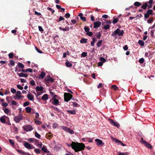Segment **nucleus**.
<instances>
[{
    "mask_svg": "<svg viewBox=\"0 0 155 155\" xmlns=\"http://www.w3.org/2000/svg\"><path fill=\"white\" fill-rule=\"evenodd\" d=\"M67 145L69 147H71L75 152L83 150L84 149L85 147V145L83 143H76L74 142H72L71 145L67 144Z\"/></svg>",
    "mask_w": 155,
    "mask_h": 155,
    "instance_id": "nucleus-1",
    "label": "nucleus"
},
{
    "mask_svg": "<svg viewBox=\"0 0 155 155\" xmlns=\"http://www.w3.org/2000/svg\"><path fill=\"white\" fill-rule=\"evenodd\" d=\"M23 116L21 114L15 116L14 118V120L16 123H19L20 120L23 119Z\"/></svg>",
    "mask_w": 155,
    "mask_h": 155,
    "instance_id": "nucleus-2",
    "label": "nucleus"
},
{
    "mask_svg": "<svg viewBox=\"0 0 155 155\" xmlns=\"http://www.w3.org/2000/svg\"><path fill=\"white\" fill-rule=\"evenodd\" d=\"M64 100L66 102L69 101L72 97V96L70 93H65L64 94Z\"/></svg>",
    "mask_w": 155,
    "mask_h": 155,
    "instance_id": "nucleus-3",
    "label": "nucleus"
},
{
    "mask_svg": "<svg viewBox=\"0 0 155 155\" xmlns=\"http://www.w3.org/2000/svg\"><path fill=\"white\" fill-rule=\"evenodd\" d=\"M21 93L20 91H18L15 95L13 97L15 99H20L24 97L23 96L21 95Z\"/></svg>",
    "mask_w": 155,
    "mask_h": 155,
    "instance_id": "nucleus-4",
    "label": "nucleus"
},
{
    "mask_svg": "<svg viewBox=\"0 0 155 155\" xmlns=\"http://www.w3.org/2000/svg\"><path fill=\"white\" fill-rule=\"evenodd\" d=\"M61 128L64 130L65 131L68 133H69L71 134H73L74 133V131L71 129L65 126H61Z\"/></svg>",
    "mask_w": 155,
    "mask_h": 155,
    "instance_id": "nucleus-5",
    "label": "nucleus"
},
{
    "mask_svg": "<svg viewBox=\"0 0 155 155\" xmlns=\"http://www.w3.org/2000/svg\"><path fill=\"white\" fill-rule=\"evenodd\" d=\"M114 33L119 36H122L124 34V31L120 30L119 29L117 28L114 31Z\"/></svg>",
    "mask_w": 155,
    "mask_h": 155,
    "instance_id": "nucleus-6",
    "label": "nucleus"
},
{
    "mask_svg": "<svg viewBox=\"0 0 155 155\" xmlns=\"http://www.w3.org/2000/svg\"><path fill=\"white\" fill-rule=\"evenodd\" d=\"M24 146L26 148L28 149H32L35 148V147L27 142H25Z\"/></svg>",
    "mask_w": 155,
    "mask_h": 155,
    "instance_id": "nucleus-7",
    "label": "nucleus"
},
{
    "mask_svg": "<svg viewBox=\"0 0 155 155\" xmlns=\"http://www.w3.org/2000/svg\"><path fill=\"white\" fill-rule=\"evenodd\" d=\"M140 142L141 143L144 144L146 147H147L148 148H152V147L151 145L147 142L143 140V138H141V140H140Z\"/></svg>",
    "mask_w": 155,
    "mask_h": 155,
    "instance_id": "nucleus-8",
    "label": "nucleus"
},
{
    "mask_svg": "<svg viewBox=\"0 0 155 155\" xmlns=\"http://www.w3.org/2000/svg\"><path fill=\"white\" fill-rule=\"evenodd\" d=\"M23 128L25 130L27 131H30L33 129L32 126L29 125L24 126L23 127Z\"/></svg>",
    "mask_w": 155,
    "mask_h": 155,
    "instance_id": "nucleus-9",
    "label": "nucleus"
},
{
    "mask_svg": "<svg viewBox=\"0 0 155 155\" xmlns=\"http://www.w3.org/2000/svg\"><path fill=\"white\" fill-rule=\"evenodd\" d=\"M109 122L113 126H114L115 127H119L120 125L117 122H114L113 120L111 119L109 120Z\"/></svg>",
    "mask_w": 155,
    "mask_h": 155,
    "instance_id": "nucleus-10",
    "label": "nucleus"
},
{
    "mask_svg": "<svg viewBox=\"0 0 155 155\" xmlns=\"http://www.w3.org/2000/svg\"><path fill=\"white\" fill-rule=\"evenodd\" d=\"M95 140L97 143V145L98 146H102V144H104V143H103L102 140L100 139H96Z\"/></svg>",
    "mask_w": 155,
    "mask_h": 155,
    "instance_id": "nucleus-11",
    "label": "nucleus"
},
{
    "mask_svg": "<svg viewBox=\"0 0 155 155\" xmlns=\"http://www.w3.org/2000/svg\"><path fill=\"white\" fill-rule=\"evenodd\" d=\"M101 25V22L99 21L94 22V28H97L99 27Z\"/></svg>",
    "mask_w": 155,
    "mask_h": 155,
    "instance_id": "nucleus-12",
    "label": "nucleus"
},
{
    "mask_svg": "<svg viewBox=\"0 0 155 155\" xmlns=\"http://www.w3.org/2000/svg\"><path fill=\"white\" fill-rule=\"evenodd\" d=\"M28 98L30 101H33L34 99V96L31 94H28L27 95Z\"/></svg>",
    "mask_w": 155,
    "mask_h": 155,
    "instance_id": "nucleus-13",
    "label": "nucleus"
},
{
    "mask_svg": "<svg viewBox=\"0 0 155 155\" xmlns=\"http://www.w3.org/2000/svg\"><path fill=\"white\" fill-rule=\"evenodd\" d=\"M19 76L20 77H27L28 76V74H24L21 73L18 74Z\"/></svg>",
    "mask_w": 155,
    "mask_h": 155,
    "instance_id": "nucleus-14",
    "label": "nucleus"
},
{
    "mask_svg": "<svg viewBox=\"0 0 155 155\" xmlns=\"http://www.w3.org/2000/svg\"><path fill=\"white\" fill-rule=\"evenodd\" d=\"M59 29L63 31H68L69 29V27L66 26L65 28H62L61 27H60Z\"/></svg>",
    "mask_w": 155,
    "mask_h": 155,
    "instance_id": "nucleus-15",
    "label": "nucleus"
},
{
    "mask_svg": "<svg viewBox=\"0 0 155 155\" xmlns=\"http://www.w3.org/2000/svg\"><path fill=\"white\" fill-rule=\"evenodd\" d=\"M59 101L56 98H54V102L53 104L55 105H58L59 104Z\"/></svg>",
    "mask_w": 155,
    "mask_h": 155,
    "instance_id": "nucleus-16",
    "label": "nucleus"
},
{
    "mask_svg": "<svg viewBox=\"0 0 155 155\" xmlns=\"http://www.w3.org/2000/svg\"><path fill=\"white\" fill-rule=\"evenodd\" d=\"M41 150L42 151L46 153H49V151L47 150L46 147L44 146L41 148Z\"/></svg>",
    "mask_w": 155,
    "mask_h": 155,
    "instance_id": "nucleus-17",
    "label": "nucleus"
},
{
    "mask_svg": "<svg viewBox=\"0 0 155 155\" xmlns=\"http://www.w3.org/2000/svg\"><path fill=\"white\" fill-rule=\"evenodd\" d=\"M48 96L47 94H44L42 97L41 99L44 100H46L48 99Z\"/></svg>",
    "mask_w": 155,
    "mask_h": 155,
    "instance_id": "nucleus-18",
    "label": "nucleus"
},
{
    "mask_svg": "<svg viewBox=\"0 0 155 155\" xmlns=\"http://www.w3.org/2000/svg\"><path fill=\"white\" fill-rule=\"evenodd\" d=\"M36 91H42L43 90V88L42 87H39L38 86H37L36 87Z\"/></svg>",
    "mask_w": 155,
    "mask_h": 155,
    "instance_id": "nucleus-19",
    "label": "nucleus"
},
{
    "mask_svg": "<svg viewBox=\"0 0 155 155\" xmlns=\"http://www.w3.org/2000/svg\"><path fill=\"white\" fill-rule=\"evenodd\" d=\"M5 116L1 117L0 118V121L2 123H5Z\"/></svg>",
    "mask_w": 155,
    "mask_h": 155,
    "instance_id": "nucleus-20",
    "label": "nucleus"
},
{
    "mask_svg": "<svg viewBox=\"0 0 155 155\" xmlns=\"http://www.w3.org/2000/svg\"><path fill=\"white\" fill-rule=\"evenodd\" d=\"M69 114H76V111L75 110H67Z\"/></svg>",
    "mask_w": 155,
    "mask_h": 155,
    "instance_id": "nucleus-21",
    "label": "nucleus"
},
{
    "mask_svg": "<svg viewBox=\"0 0 155 155\" xmlns=\"http://www.w3.org/2000/svg\"><path fill=\"white\" fill-rule=\"evenodd\" d=\"M87 39H85L84 38H83L81 39L80 41L81 43H87Z\"/></svg>",
    "mask_w": 155,
    "mask_h": 155,
    "instance_id": "nucleus-22",
    "label": "nucleus"
},
{
    "mask_svg": "<svg viewBox=\"0 0 155 155\" xmlns=\"http://www.w3.org/2000/svg\"><path fill=\"white\" fill-rule=\"evenodd\" d=\"M25 110L28 113H30L31 110V108L30 107H27L25 108Z\"/></svg>",
    "mask_w": 155,
    "mask_h": 155,
    "instance_id": "nucleus-23",
    "label": "nucleus"
},
{
    "mask_svg": "<svg viewBox=\"0 0 155 155\" xmlns=\"http://www.w3.org/2000/svg\"><path fill=\"white\" fill-rule=\"evenodd\" d=\"M51 134V133H49L48 134H46V137L48 138V139H50L51 138L52 136V135H51V134Z\"/></svg>",
    "mask_w": 155,
    "mask_h": 155,
    "instance_id": "nucleus-24",
    "label": "nucleus"
},
{
    "mask_svg": "<svg viewBox=\"0 0 155 155\" xmlns=\"http://www.w3.org/2000/svg\"><path fill=\"white\" fill-rule=\"evenodd\" d=\"M103 41L102 40H101L98 41V42L97 43V46L98 47H99L101 45Z\"/></svg>",
    "mask_w": 155,
    "mask_h": 155,
    "instance_id": "nucleus-25",
    "label": "nucleus"
},
{
    "mask_svg": "<svg viewBox=\"0 0 155 155\" xmlns=\"http://www.w3.org/2000/svg\"><path fill=\"white\" fill-rule=\"evenodd\" d=\"M45 73L44 72H41V74L39 76V77L40 78H43L45 76Z\"/></svg>",
    "mask_w": 155,
    "mask_h": 155,
    "instance_id": "nucleus-26",
    "label": "nucleus"
},
{
    "mask_svg": "<svg viewBox=\"0 0 155 155\" xmlns=\"http://www.w3.org/2000/svg\"><path fill=\"white\" fill-rule=\"evenodd\" d=\"M35 123L39 125L41 124L42 123L41 121L38 120L36 119H35Z\"/></svg>",
    "mask_w": 155,
    "mask_h": 155,
    "instance_id": "nucleus-27",
    "label": "nucleus"
},
{
    "mask_svg": "<svg viewBox=\"0 0 155 155\" xmlns=\"http://www.w3.org/2000/svg\"><path fill=\"white\" fill-rule=\"evenodd\" d=\"M17 150L18 153H19L20 154H22L23 155H25L26 154V153L24 152L22 150Z\"/></svg>",
    "mask_w": 155,
    "mask_h": 155,
    "instance_id": "nucleus-28",
    "label": "nucleus"
},
{
    "mask_svg": "<svg viewBox=\"0 0 155 155\" xmlns=\"http://www.w3.org/2000/svg\"><path fill=\"white\" fill-rule=\"evenodd\" d=\"M65 64L67 67H71L72 65L69 62H66L65 63Z\"/></svg>",
    "mask_w": 155,
    "mask_h": 155,
    "instance_id": "nucleus-29",
    "label": "nucleus"
},
{
    "mask_svg": "<svg viewBox=\"0 0 155 155\" xmlns=\"http://www.w3.org/2000/svg\"><path fill=\"white\" fill-rule=\"evenodd\" d=\"M18 65L19 67L21 68H24V65L21 63H19L18 64Z\"/></svg>",
    "mask_w": 155,
    "mask_h": 155,
    "instance_id": "nucleus-30",
    "label": "nucleus"
},
{
    "mask_svg": "<svg viewBox=\"0 0 155 155\" xmlns=\"http://www.w3.org/2000/svg\"><path fill=\"white\" fill-rule=\"evenodd\" d=\"M35 136L36 137L40 139L41 137V135L39 134L37 132H35Z\"/></svg>",
    "mask_w": 155,
    "mask_h": 155,
    "instance_id": "nucleus-31",
    "label": "nucleus"
},
{
    "mask_svg": "<svg viewBox=\"0 0 155 155\" xmlns=\"http://www.w3.org/2000/svg\"><path fill=\"white\" fill-rule=\"evenodd\" d=\"M138 43L141 46H143L144 45V43L143 41L142 40H139L138 41Z\"/></svg>",
    "mask_w": 155,
    "mask_h": 155,
    "instance_id": "nucleus-32",
    "label": "nucleus"
},
{
    "mask_svg": "<svg viewBox=\"0 0 155 155\" xmlns=\"http://www.w3.org/2000/svg\"><path fill=\"white\" fill-rule=\"evenodd\" d=\"M96 42V39L94 38H93V41L91 43V45H92V46H94V44Z\"/></svg>",
    "mask_w": 155,
    "mask_h": 155,
    "instance_id": "nucleus-33",
    "label": "nucleus"
},
{
    "mask_svg": "<svg viewBox=\"0 0 155 155\" xmlns=\"http://www.w3.org/2000/svg\"><path fill=\"white\" fill-rule=\"evenodd\" d=\"M141 4L139 2H136L134 3V5L137 6H139L141 5Z\"/></svg>",
    "mask_w": 155,
    "mask_h": 155,
    "instance_id": "nucleus-34",
    "label": "nucleus"
},
{
    "mask_svg": "<svg viewBox=\"0 0 155 155\" xmlns=\"http://www.w3.org/2000/svg\"><path fill=\"white\" fill-rule=\"evenodd\" d=\"M34 151L37 154H39L40 153V150L38 149H35Z\"/></svg>",
    "mask_w": 155,
    "mask_h": 155,
    "instance_id": "nucleus-35",
    "label": "nucleus"
},
{
    "mask_svg": "<svg viewBox=\"0 0 155 155\" xmlns=\"http://www.w3.org/2000/svg\"><path fill=\"white\" fill-rule=\"evenodd\" d=\"M147 22L149 23H150L153 22V19L152 18H149V19L147 20Z\"/></svg>",
    "mask_w": 155,
    "mask_h": 155,
    "instance_id": "nucleus-36",
    "label": "nucleus"
},
{
    "mask_svg": "<svg viewBox=\"0 0 155 155\" xmlns=\"http://www.w3.org/2000/svg\"><path fill=\"white\" fill-rule=\"evenodd\" d=\"M147 6V3H145V4H143V5L141 6V8H143L144 9H145L146 8Z\"/></svg>",
    "mask_w": 155,
    "mask_h": 155,
    "instance_id": "nucleus-37",
    "label": "nucleus"
},
{
    "mask_svg": "<svg viewBox=\"0 0 155 155\" xmlns=\"http://www.w3.org/2000/svg\"><path fill=\"white\" fill-rule=\"evenodd\" d=\"M99 60L103 62H105L106 61V59L103 57H101L100 58Z\"/></svg>",
    "mask_w": 155,
    "mask_h": 155,
    "instance_id": "nucleus-38",
    "label": "nucleus"
},
{
    "mask_svg": "<svg viewBox=\"0 0 155 155\" xmlns=\"http://www.w3.org/2000/svg\"><path fill=\"white\" fill-rule=\"evenodd\" d=\"M9 57L10 58H13V54L12 53H10L8 54Z\"/></svg>",
    "mask_w": 155,
    "mask_h": 155,
    "instance_id": "nucleus-39",
    "label": "nucleus"
},
{
    "mask_svg": "<svg viewBox=\"0 0 155 155\" xmlns=\"http://www.w3.org/2000/svg\"><path fill=\"white\" fill-rule=\"evenodd\" d=\"M118 155H128V154L126 152H119V153Z\"/></svg>",
    "mask_w": 155,
    "mask_h": 155,
    "instance_id": "nucleus-40",
    "label": "nucleus"
},
{
    "mask_svg": "<svg viewBox=\"0 0 155 155\" xmlns=\"http://www.w3.org/2000/svg\"><path fill=\"white\" fill-rule=\"evenodd\" d=\"M110 28V26L108 25H105L104 26V28L105 29L107 30L108 29H109Z\"/></svg>",
    "mask_w": 155,
    "mask_h": 155,
    "instance_id": "nucleus-41",
    "label": "nucleus"
},
{
    "mask_svg": "<svg viewBox=\"0 0 155 155\" xmlns=\"http://www.w3.org/2000/svg\"><path fill=\"white\" fill-rule=\"evenodd\" d=\"M29 104V102H28V101H27V102H25L23 104V106L24 107H25V106L28 105Z\"/></svg>",
    "mask_w": 155,
    "mask_h": 155,
    "instance_id": "nucleus-42",
    "label": "nucleus"
},
{
    "mask_svg": "<svg viewBox=\"0 0 155 155\" xmlns=\"http://www.w3.org/2000/svg\"><path fill=\"white\" fill-rule=\"evenodd\" d=\"M4 112L6 114H8L9 113V110L8 108H5L4 109Z\"/></svg>",
    "mask_w": 155,
    "mask_h": 155,
    "instance_id": "nucleus-43",
    "label": "nucleus"
},
{
    "mask_svg": "<svg viewBox=\"0 0 155 155\" xmlns=\"http://www.w3.org/2000/svg\"><path fill=\"white\" fill-rule=\"evenodd\" d=\"M11 92L13 94H15L16 92V90L14 88H11Z\"/></svg>",
    "mask_w": 155,
    "mask_h": 155,
    "instance_id": "nucleus-44",
    "label": "nucleus"
},
{
    "mask_svg": "<svg viewBox=\"0 0 155 155\" xmlns=\"http://www.w3.org/2000/svg\"><path fill=\"white\" fill-rule=\"evenodd\" d=\"M84 29L85 31L87 33L88 32V31H89V30H90V29L88 28L87 27H84Z\"/></svg>",
    "mask_w": 155,
    "mask_h": 155,
    "instance_id": "nucleus-45",
    "label": "nucleus"
},
{
    "mask_svg": "<svg viewBox=\"0 0 155 155\" xmlns=\"http://www.w3.org/2000/svg\"><path fill=\"white\" fill-rule=\"evenodd\" d=\"M35 140V138H30L28 139V141L31 143H32Z\"/></svg>",
    "mask_w": 155,
    "mask_h": 155,
    "instance_id": "nucleus-46",
    "label": "nucleus"
},
{
    "mask_svg": "<svg viewBox=\"0 0 155 155\" xmlns=\"http://www.w3.org/2000/svg\"><path fill=\"white\" fill-rule=\"evenodd\" d=\"M116 142H120L121 143V145L123 146H125V144L124 143H122V142H120V141L118 140H117V139H116Z\"/></svg>",
    "mask_w": 155,
    "mask_h": 155,
    "instance_id": "nucleus-47",
    "label": "nucleus"
},
{
    "mask_svg": "<svg viewBox=\"0 0 155 155\" xmlns=\"http://www.w3.org/2000/svg\"><path fill=\"white\" fill-rule=\"evenodd\" d=\"M144 59L142 58L139 60V62L140 63H143L144 61Z\"/></svg>",
    "mask_w": 155,
    "mask_h": 155,
    "instance_id": "nucleus-48",
    "label": "nucleus"
},
{
    "mask_svg": "<svg viewBox=\"0 0 155 155\" xmlns=\"http://www.w3.org/2000/svg\"><path fill=\"white\" fill-rule=\"evenodd\" d=\"M9 63L12 66H13L15 64V62L13 60H11L10 61Z\"/></svg>",
    "mask_w": 155,
    "mask_h": 155,
    "instance_id": "nucleus-49",
    "label": "nucleus"
},
{
    "mask_svg": "<svg viewBox=\"0 0 155 155\" xmlns=\"http://www.w3.org/2000/svg\"><path fill=\"white\" fill-rule=\"evenodd\" d=\"M81 55L83 57H85L87 55V53L86 52H83L82 53Z\"/></svg>",
    "mask_w": 155,
    "mask_h": 155,
    "instance_id": "nucleus-50",
    "label": "nucleus"
},
{
    "mask_svg": "<svg viewBox=\"0 0 155 155\" xmlns=\"http://www.w3.org/2000/svg\"><path fill=\"white\" fill-rule=\"evenodd\" d=\"M2 105L3 106H4L5 107H6L8 106V103H7L6 102H5L2 103Z\"/></svg>",
    "mask_w": 155,
    "mask_h": 155,
    "instance_id": "nucleus-51",
    "label": "nucleus"
},
{
    "mask_svg": "<svg viewBox=\"0 0 155 155\" xmlns=\"http://www.w3.org/2000/svg\"><path fill=\"white\" fill-rule=\"evenodd\" d=\"M17 87L18 88L21 90H22L23 89V88L19 84L17 85Z\"/></svg>",
    "mask_w": 155,
    "mask_h": 155,
    "instance_id": "nucleus-52",
    "label": "nucleus"
},
{
    "mask_svg": "<svg viewBox=\"0 0 155 155\" xmlns=\"http://www.w3.org/2000/svg\"><path fill=\"white\" fill-rule=\"evenodd\" d=\"M112 88L115 90H117V87L116 85H113L111 86Z\"/></svg>",
    "mask_w": 155,
    "mask_h": 155,
    "instance_id": "nucleus-53",
    "label": "nucleus"
},
{
    "mask_svg": "<svg viewBox=\"0 0 155 155\" xmlns=\"http://www.w3.org/2000/svg\"><path fill=\"white\" fill-rule=\"evenodd\" d=\"M118 21V19L117 18H114V19L113 21V23L114 24H115L117 23Z\"/></svg>",
    "mask_w": 155,
    "mask_h": 155,
    "instance_id": "nucleus-54",
    "label": "nucleus"
},
{
    "mask_svg": "<svg viewBox=\"0 0 155 155\" xmlns=\"http://www.w3.org/2000/svg\"><path fill=\"white\" fill-rule=\"evenodd\" d=\"M147 13L150 15L152 13V11L151 10H149L147 11Z\"/></svg>",
    "mask_w": 155,
    "mask_h": 155,
    "instance_id": "nucleus-55",
    "label": "nucleus"
},
{
    "mask_svg": "<svg viewBox=\"0 0 155 155\" xmlns=\"http://www.w3.org/2000/svg\"><path fill=\"white\" fill-rule=\"evenodd\" d=\"M86 34L89 36H91L93 34L92 32L88 31L87 33Z\"/></svg>",
    "mask_w": 155,
    "mask_h": 155,
    "instance_id": "nucleus-56",
    "label": "nucleus"
},
{
    "mask_svg": "<svg viewBox=\"0 0 155 155\" xmlns=\"http://www.w3.org/2000/svg\"><path fill=\"white\" fill-rule=\"evenodd\" d=\"M26 72H32V70L31 68H29L26 70Z\"/></svg>",
    "mask_w": 155,
    "mask_h": 155,
    "instance_id": "nucleus-57",
    "label": "nucleus"
},
{
    "mask_svg": "<svg viewBox=\"0 0 155 155\" xmlns=\"http://www.w3.org/2000/svg\"><path fill=\"white\" fill-rule=\"evenodd\" d=\"M47 81H51V82H53L54 81L53 79L51 78H49L48 79L46 80Z\"/></svg>",
    "mask_w": 155,
    "mask_h": 155,
    "instance_id": "nucleus-58",
    "label": "nucleus"
},
{
    "mask_svg": "<svg viewBox=\"0 0 155 155\" xmlns=\"http://www.w3.org/2000/svg\"><path fill=\"white\" fill-rule=\"evenodd\" d=\"M42 143L41 142H40V143H39L38 144H37V146L38 147H39V148H41V147H42Z\"/></svg>",
    "mask_w": 155,
    "mask_h": 155,
    "instance_id": "nucleus-59",
    "label": "nucleus"
},
{
    "mask_svg": "<svg viewBox=\"0 0 155 155\" xmlns=\"http://www.w3.org/2000/svg\"><path fill=\"white\" fill-rule=\"evenodd\" d=\"M35 49H36V50L39 53H43L39 49H38L37 48L35 47Z\"/></svg>",
    "mask_w": 155,
    "mask_h": 155,
    "instance_id": "nucleus-60",
    "label": "nucleus"
},
{
    "mask_svg": "<svg viewBox=\"0 0 155 155\" xmlns=\"http://www.w3.org/2000/svg\"><path fill=\"white\" fill-rule=\"evenodd\" d=\"M30 83L31 85L33 86L34 85H35V82L33 80L31 81L30 82Z\"/></svg>",
    "mask_w": 155,
    "mask_h": 155,
    "instance_id": "nucleus-61",
    "label": "nucleus"
},
{
    "mask_svg": "<svg viewBox=\"0 0 155 155\" xmlns=\"http://www.w3.org/2000/svg\"><path fill=\"white\" fill-rule=\"evenodd\" d=\"M58 124L56 123H54L53 124V127L54 128H56L58 126Z\"/></svg>",
    "mask_w": 155,
    "mask_h": 155,
    "instance_id": "nucleus-62",
    "label": "nucleus"
},
{
    "mask_svg": "<svg viewBox=\"0 0 155 155\" xmlns=\"http://www.w3.org/2000/svg\"><path fill=\"white\" fill-rule=\"evenodd\" d=\"M11 103L13 105H16L17 104V102L13 100L12 101Z\"/></svg>",
    "mask_w": 155,
    "mask_h": 155,
    "instance_id": "nucleus-63",
    "label": "nucleus"
},
{
    "mask_svg": "<svg viewBox=\"0 0 155 155\" xmlns=\"http://www.w3.org/2000/svg\"><path fill=\"white\" fill-rule=\"evenodd\" d=\"M38 27L39 30L40 31H43L44 30L41 26H39Z\"/></svg>",
    "mask_w": 155,
    "mask_h": 155,
    "instance_id": "nucleus-64",
    "label": "nucleus"
}]
</instances>
